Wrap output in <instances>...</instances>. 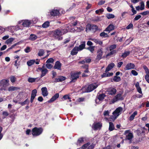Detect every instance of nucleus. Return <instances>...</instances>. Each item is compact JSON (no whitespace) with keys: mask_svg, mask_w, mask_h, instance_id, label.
Listing matches in <instances>:
<instances>
[{"mask_svg":"<svg viewBox=\"0 0 149 149\" xmlns=\"http://www.w3.org/2000/svg\"><path fill=\"white\" fill-rule=\"evenodd\" d=\"M68 32V30L66 29L63 28H59L52 31L53 36L58 40L62 39L61 36Z\"/></svg>","mask_w":149,"mask_h":149,"instance_id":"1","label":"nucleus"},{"mask_svg":"<svg viewBox=\"0 0 149 149\" xmlns=\"http://www.w3.org/2000/svg\"><path fill=\"white\" fill-rule=\"evenodd\" d=\"M9 80L7 79H3L0 82V86L2 87L0 89V91L3 90L6 91L7 90V87L9 85Z\"/></svg>","mask_w":149,"mask_h":149,"instance_id":"2","label":"nucleus"},{"mask_svg":"<svg viewBox=\"0 0 149 149\" xmlns=\"http://www.w3.org/2000/svg\"><path fill=\"white\" fill-rule=\"evenodd\" d=\"M43 131V130L41 127H35L32 130V134L33 136H38L42 133Z\"/></svg>","mask_w":149,"mask_h":149,"instance_id":"3","label":"nucleus"},{"mask_svg":"<svg viewBox=\"0 0 149 149\" xmlns=\"http://www.w3.org/2000/svg\"><path fill=\"white\" fill-rule=\"evenodd\" d=\"M98 86V85L96 83H93L88 85L87 87H85L84 92H90L95 89Z\"/></svg>","mask_w":149,"mask_h":149,"instance_id":"4","label":"nucleus"},{"mask_svg":"<svg viewBox=\"0 0 149 149\" xmlns=\"http://www.w3.org/2000/svg\"><path fill=\"white\" fill-rule=\"evenodd\" d=\"M130 130H127L125 131L124 134L126 136L125 140H128L130 141V143H131V141L133 137V135L132 133L130 132Z\"/></svg>","mask_w":149,"mask_h":149,"instance_id":"5","label":"nucleus"},{"mask_svg":"<svg viewBox=\"0 0 149 149\" xmlns=\"http://www.w3.org/2000/svg\"><path fill=\"white\" fill-rule=\"evenodd\" d=\"M123 110V108L121 107H119L116 108V110L113 112V114L115 117V118H116L119 115Z\"/></svg>","mask_w":149,"mask_h":149,"instance_id":"6","label":"nucleus"},{"mask_svg":"<svg viewBox=\"0 0 149 149\" xmlns=\"http://www.w3.org/2000/svg\"><path fill=\"white\" fill-rule=\"evenodd\" d=\"M48 14L52 16H55L59 15V10L56 9H52L49 10Z\"/></svg>","mask_w":149,"mask_h":149,"instance_id":"7","label":"nucleus"},{"mask_svg":"<svg viewBox=\"0 0 149 149\" xmlns=\"http://www.w3.org/2000/svg\"><path fill=\"white\" fill-rule=\"evenodd\" d=\"M103 54L102 49V48L99 49L97 52V55L96 59L98 60H100L102 58Z\"/></svg>","mask_w":149,"mask_h":149,"instance_id":"8","label":"nucleus"},{"mask_svg":"<svg viewBox=\"0 0 149 149\" xmlns=\"http://www.w3.org/2000/svg\"><path fill=\"white\" fill-rule=\"evenodd\" d=\"M116 92V89L113 87L109 88L106 91V93L107 94L111 95H115Z\"/></svg>","mask_w":149,"mask_h":149,"instance_id":"9","label":"nucleus"},{"mask_svg":"<svg viewBox=\"0 0 149 149\" xmlns=\"http://www.w3.org/2000/svg\"><path fill=\"white\" fill-rule=\"evenodd\" d=\"M80 74V72L72 73L71 74V78L72 80L71 82H74L79 77V75Z\"/></svg>","mask_w":149,"mask_h":149,"instance_id":"10","label":"nucleus"},{"mask_svg":"<svg viewBox=\"0 0 149 149\" xmlns=\"http://www.w3.org/2000/svg\"><path fill=\"white\" fill-rule=\"evenodd\" d=\"M31 21L28 20H25L19 22V24L22 23V24L24 27H28L31 24Z\"/></svg>","mask_w":149,"mask_h":149,"instance_id":"11","label":"nucleus"},{"mask_svg":"<svg viewBox=\"0 0 149 149\" xmlns=\"http://www.w3.org/2000/svg\"><path fill=\"white\" fill-rule=\"evenodd\" d=\"M123 99V98L120 94H117L113 99L112 103H114L115 102L119 100H122Z\"/></svg>","mask_w":149,"mask_h":149,"instance_id":"12","label":"nucleus"},{"mask_svg":"<svg viewBox=\"0 0 149 149\" xmlns=\"http://www.w3.org/2000/svg\"><path fill=\"white\" fill-rule=\"evenodd\" d=\"M105 96L104 94H102L99 95L97 97V98L95 100V102L96 103H99V102L102 101L104 99Z\"/></svg>","mask_w":149,"mask_h":149,"instance_id":"13","label":"nucleus"},{"mask_svg":"<svg viewBox=\"0 0 149 149\" xmlns=\"http://www.w3.org/2000/svg\"><path fill=\"white\" fill-rule=\"evenodd\" d=\"M37 93V91L36 89H34L32 91L30 100L31 103L33 102L34 99Z\"/></svg>","mask_w":149,"mask_h":149,"instance_id":"14","label":"nucleus"},{"mask_svg":"<svg viewBox=\"0 0 149 149\" xmlns=\"http://www.w3.org/2000/svg\"><path fill=\"white\" fill-rule=\"evenodd\" d=\"M90 143H88L86 144H85L81 147L82 149H85L86 148H87L88 146V148L87 149H93L95 146V145L94 144H92L90 146H89Z\"/></svg>","mask_w":149,"mask_h":149,"instance_id":"15","label":"nucleus"},{"mask_svg":"<svg viewBox=\"0 0 149 149\" xmlns=\"http://www.w3.org/2000/svg\"><path fill=\"white\" fill-rule=\"evenodd\" d=\"M102 125V124L100 123H94L93 124L92 127L94 130H97L100 129Z\"/></svg>","mask_w":149,"mask_h":149,"instance_id":"16","label":"nucleus"},{"mask_svg":"<svg viewBox=\"0 0 149 149\" xmlns=\"http://www.w3.org/2000/svg\"><path fill=\"white\" fill-rule=\"evenodd\" d=\"M66 79V78L63 76H60L58 78L55 79L54 81H52V82H62L65 80Z\"/></svg>","mask_w":149,"mask_h":149,"instance_id":"17","label":"nucleus"},{"mask_svg":"<svg viewBox=\"0 0 149 149\" xmlns=\"http://www.w3.org/2000/svg\"><path fill=\"white\" fill-rule=\"evenodd\" d=\"M114 26L112 24H109L104 31L108 32L109 33L111 31L114 29Z\"/></svg>","mask_w":149,"mask_h":149,"instance_id":"18","label":"nucleus"},{"mask_svg":"<svg viewBox=\"0 0 149 149\" xmlns=\"http://www.w3.org/2000/svg\"><path fill=\"white\" fill-rule=\"evenodd\" d=\"M135 65L134 64L132 63H129L126 66L125 68L126 70H129L133 69L134 68Z\"/></svg>","mask_w":149,"mask_h":149,"instance_id":"19","label":"nucleus"},{"mask_svg":"<svg viewBox=\"0 0 149 149\" xmlns=\"http://www.w3.org/2000/svg\"><path fill=\"white\" fill-rule=\"evenodd\" d=\"M41 91L42 92V94L44 97L47 96L48 94V92L47 89L46 87H42L41 88Z\"/></svg>","mask_w":149,"mask_h":149,"instance_id":"20","label":"nucleus"},{"mask_svg":"<svg viewBox=\"0 0 149 149\" xmlns=\"http://www.w3.org/2000/svg\"><path fill=\"white\" fill-rule=\"evenodd\" d=\"M61 63L59 61H57L55 63L54 68L58 70H61Z\"/></svg>","mask_w":149,"mask_h":149,"instance_id":"21","label":"nucleus"},{"mask_svg":"<svg viewBox=\"0 0 149 149\" xmlns=\"http://www.w3.org/2000/svg\"><path fill=\"white\" fill-rule=\"evenodd\" d=\"M90 40L93 41L95 43L98 44L100 45H102L103 44V42L102 40H100L99 39L91 38Z\"/></svg>","mask_w":149,"mask_h":149,"instance_id":"22","label":"nucleus"},{"mask_svg":"<svg viewBox=\"0 0 149 149\" xmlns=\"http://www.w3.org/2000/svg\"><path fill=\"white\" fill-rule=\"evenodd\" d=\"M115 64L113 63H111L108 65L106 69L105 72H107L111 70L114 66Z\"/></svg>","mask_w":149,"mask_h":149,"instance_id":"23","label":"nucleus"},{"mask_svg":"<svg viewBox=\"0 0 149 149\" xmlns=\"http://www.w3.org/2000/svg\"><path fill=\"white\" fill-rule=\"evenodd\" d=\"M86 45V42L85 41H83L81 42V44L79 46L77 47L79 51L82 50L85 47Z\"/></svg>","mask_w":149,"mask_h":149,"instance_id":"24","label":"nucleus"},{"mask_svg":"<svg viewBox=\"0 0 149 149\" xmlns=\"http://www.w3.org/2000/svg\"><path fill=\"white\" fill-rule=\"evenodd\" d=\"M79 51L77 47H75L71 51V54L72 55H75Z\"/></svg>","mask_w":149,"mask_h":149,"instance_id":"25","label":"nucleus"},{"mask_svg":"<svg viewBox=\"0 0 149 149\" xmlns=\"http://www.w3.org/2000/svg\"><path fill=\"white\" fill-rule=\"evenodd\" d=\"M59 96V94L58 93L55 94L49 100L48 102L49 103L53 102Z\"/></svg>","mask_w":149,"mask_h":149,"instance_id":"26","label":"nucleus"},{"mask_svg":"<svg viewBox=\"0 0 149 149\" xmlns=\"http://www.w3.org/2000/svg\"><path fill=\"white\" fill-rule=\"evenodd\" d=\"M37 36L35 35L31 34L30 35L29 39L31 41H34L36 39Z\"/></svg>","mask_w":149,"mask_h":149,"instance_id":"27","label":"nucleus"},{"mask_svg":"<svg viewBox=\"0 0 149 149\" xmlns=\"http://www.w3.org/2000/svg\"><path fill=\"white\" fill-rule=\"evenodd\" d=\"M89 29L90 30H92L93 31H95L97 30V26L95 25H91L89 27Z\"/></svg>","mask_w":149,"mask_h":149,"instance_id":"28","label":"nucleus"},{"mask_svg":"<svg viewBox=\"0 0 149 149\" xmlns=\"http://www.w3.org/2000/svg\"><path fill=\"white\" fill-rule=\"evenodd\" d=\"M5 30L8 31L10 32L13 33L14 32V26H8L5 28Z\"/></svg>","mask_w":149,"mask_h":149,"instance_id":"29","label":"nucleus"},{"mask_svg":"<svg viewBox=\"0 0 149 149\" xmlns=\"http://www.w3.org/2000/svg\"><path fill=\"white\" fill-rule=\"evenodd\" d=\"M79 26V25H78ZM84 28L82 27L81 26H79V27H75V29L77 31V32H80L81 31H83L84 30Z\"/></svg>","mask_w":149,"mask_h":149,"instance_id":"30","label":"nucleus"},{"mask_svg":"<svg viewBox=\"0 0 149 149\" xmlns=\"http://www.w3.org/2000/svg\"><path fill=\"white\" fill-rule=\"evenodd\" d=\"M109 130L110 131H112L114 129V127L113 124L112 122L109 123Z\"/></svg>","mask_w":149,"mask_h":149,"instance_id":"31","label":"nucleus"},{"mask_svg":"<svg viewBox=\"0 0 149 149\" xmlns=\"http://www.w3.org/2000/svg\"><path fill=\"white\" fill-rule=\"evenodd\" d=\"M130 53V52L129 51H126L123 53L121 55V57L123 58L126 57L127 56L129 55Z\"/></svg>","mask_w":149,"mask_h":149,"instance_id":"32","label":"nucleus"},{"mask_svg":"<svg viewBox=\"0 0 149 149\" xmlns=\"http://www.w3.org/2000/svg\"><path fill=\"white\" fill-rule=\"evenodd\" d=\"M41 74L40 76L41 78L45 76L47 73L48 70L47 69H44L42 71Z\"/></svg>","mask_w":149,"mask_h":149,"instance_id":"33","label":"nucleus"},{"mask_svg":"<svg viewBox=\"0 0 149 149\" xmlns=\"http://www.w3.org/2000/svg\"><path fill=\"white\" fill-rule=\"evenodd\" d=\"M106 17L108 19H109L114 18L115 17V16L113 14L108 13L106 15Z\"/></svg>","mask_w":149,"mask_h":149,"instance_id":"34","label":"nucleus"},{"mask_svg":"<svg viewBox=\"0 0 149 149\" xmlns=\"http://www.w3.org/2000/svg\"><path fill=\"white\" fill-rule=\"evenodd\" d=\"M137 114V112L136 111H134L133 113L130 117V120H132L134 118L135 116Z\"/></svg>","mask_w":149,"mask_h":149,"instance_id":"35","label":"nucleus"},{"mask_svg":"<svg viewBox=\"0 0 149 149\" xmlns=\"http://www.w3.org/2000/svg\"><path fill=\"white\" fill-rule=\"evenodd\" d=\"M18 89V88L17 87L12 86L8 88V90L9 91H12L17 90Z\"/></svg>","mask_w":149,"mask_h":149,"instance_id":"36","label":"nucleus"},{"mask_svg":"<svg viewBox=\"0 0 149 149\" xmlns=\"http://www.w3.org/2000/svg\"><path fill=\"white\" fill-rule=\"evenodd\" d=\"M35 62L34 60H31L28 61L27 62V64L28 66H31Z\"/></svg>","mask_w":149,"mask_h":149,"instance_id":"37","label":"nucleus"},{"mask_svg":"<svg viewBox=\"0 0 149 149\" xmlns=\"http://www.w3.org/2000/svg\"><path fill=\"white\" fill-rule=\"evenodd\" d=\"M14 40V38H11L7 39L5 43L7 44L11 43Z\"/></svg>","mask_w":149,"mask_h":149,"instance_id":"38","label":"nucleus"},{"mask_svg":"<svg viewBox=\"0 0 149 149\" xmlns=\"http://www.w3.org/2000/svg\"><path fill=\"white\" fill-rule=\"evenodd\" d=\"M104 32L101 33L100 34V36L101 37H104V38H107L108 37H109L108 35L107 34V33H105Z\"/></svg>","mask_w":149,"mask_h":149,"instance_id":"39","label":"nucleus"},{"mask_svg":"<svg viewBox=\"0 0 149 149\" xmlns=\"http://www.w3.org/2000/svg\"><path fill=\"white\" fill-rule=\"evenodd\" d=\"M49 23L48 21H46L44 22L42 25V27L44 28H46L49 26Z\"/></svg>","mask_w":149,"mask_h":149,"instance_id":"40","label":"nucleus"},{"mask_svg":"<svg viewBox=\"0 0 149 149\" xmlns=\"http://www.w3.org/2000/svg\"><path fill=\"white\" fill-rule=\"evenodd\" d=\"M9 115L7 111H3L2 112V118H4Z\"/></svg>","mask_w":149,"mask_h":149,"instance_id":"41","label":"nucleus"},{"mask_svg":"<svg viewBox=\"0 0 149 149\" xmlns=\"http://www.w3.org/2000/svg\"><path fill=\"white\" fill-rule=\"evenodd\" d=\"M113 79L114 81L116 82H119L121 80L120 77L116 76H114Z\"/></svg>","mask_w":149,"mask_h":149,"instance_id":"42","label":"nucleus"},{"mask_svg":"<svg viewBox=\"0 0 149 149\" xmlns=\"http://www.w3.org/2000/svg\"><path fill=\"white\" fill-rule=\"evenodd\" d=\"M29 103V101L28 99H26L24 102H19V104H21L22 106H24L26 104H28Z\"/></svg>","mask_w":149,"mask_h":149,"instance_id":"43","label":"nucleus"},{"mask_svg":"<svg viewBox=\"0 0 149 149\" xmlns=\"http://www.w3.org/2000/svg\"><path fill=\"white\" fill-rule=\"evenodd\" d=\"M37 79V78H34L31 77H29L28 78V81L29 82L33 83L35 82Z\"/></svg>","mask_w":149,"mask_h":149,"instance_id":"44","label":"nucleus"},{"mask_svg":"<svg viewBox=\"0 0 149 149\" xmlns=\"http://www.w3.org/2000/svg\"><path fill=\"white\" fill-rule=\"evenodd\" d=\"M44 53V51L43 49H40L39 50L38 55L39 56H41L43 55Z\"/></svg>","mask_w":149,"mask_h":149,"instance_id":"45","label":"nucleus"},{"mask_svg":"<svg viewBox=\"0 0 149 149\" xmlns=\"http://www.w3.org/2000/svg\"><path fill=\"white\" fill-rule=\"evenodd\" d=\"M144 49L143 48H140V49H138L136 48L135 49V51L136 52H138V53L140 54V55L142 54L141 53L142 52H143Z\"/></svg>","mask_w":149,"mask_h":149,"instance_id":"46","label":"nucleus"},{"mask_svg":"<svg viewBox=\"0 0 149 149\" xmlns=\"http://www.w3.org/2000/svg\"><path fill=\"white\" fill-rule=\"evenodd\" d=\"M95 47L94 46H91L87 48V49L89 50L91 53H93Z\"/></svg>","mask_w":149,"mask_h":149,"instance_id":"47","label":"nucleus"},{"mask_svg":"<svg viewBox=\"0 0 149 149\" xmlns=\"http://www.w3.org/2000/svg\"><path fill=\"white\" fill-rule=\"evenodd\" d=\"M116 45L113 44L111 45L109 47V49L110 51L113 50L116 48Z\"/></svg>","mask_w":149,"mask_h":149,"instance_id":"48","label":"nucleus"},{"mask_svg":"<svg viewBox=\"0 0 149 149\" xmlns=\"http://www.w3.org/2000/svg\"><path fill=\"white\" fill-rule=\"evenodd\" d=\"M104 11V10L103 8H101L99 9V10H97L95 11V12L96 14H99V13H102Z\"/></svg>","mask_w":149,"mask_h":149,"instance_id":"49","label":"nucleus"},{"mask_svg":"<svg viewBox=\"0 0 149 149\" xmlns=\"http://www.w3.org/2000/svg\"><path fill=\"white\" fill-rule=\"evenodd\" d=\"M127 12H123L121 14L122 17H120L121 19H122L123 18L126 17L125 14H127Z\"/></svg>","mask_w":149,"mask_h":149,"instance_id":"50","label":"nucleus"},{"mask_svg":"<svg viewBox=\"0 0 149 149\" xmlns=\"http://www.w3.org/2000/svg\"><path fill=\"white\" fill-rule=\"evenodd\" d=\"M79 24V22L77 21L74 22H72L71 23L72 25L74 26H78Z\"/></svg>","mask_w":149,"mask_h":149,"instance_id":"51","label":"nucleus"},{"mask_svg":"<svg viewBox=\"0 0 149 149\" xmlns=\"http://www.w3.org/2000/svg\"><path fill=\"white\" fill-rule=\"evenodd\" d=\"M141 10H143L145 8V5L144 2L143 1H141Z\"/></svg>","mask_w":149,"mask_h":149,"instance_id":"52","label":"nucleus"},{"mask_svg":"<svg viewBox=\"0 0 149 149\" xmlns=\"http://www.w3.org/2000/svg\"><path fill=\"white\" fill-rule=\"evenodd\" d=\"M46 66L47 68L51 69L53 67V65L49 63H47V64H46Z\"/></svg>","mask_w":149,"mask_h":149,"instance_id":"53","label":"nucleus"},{"mask_svg":"<svg viewBox=\"0 0 149 149\" xmlns=\"http://www.w3.org/2000/svg\"><path fill=\"white\" fill-rule=\"evenodd\" d=\"M143 69L145 70L146 73V74H149V69L146 66H143Z\"/></svg>","mask_w":149,"mask_h":149,"instance_id":"54","label":"nucleus"},{"mask_svg":"<svg viewBox=\"0 0 149 149\" xmlns=\"http://www.w3.org/2000/svg\"><path fill=\"white\" fill-rule=\"evenodd\" d=\"M25 52L28 53L31 51L30 48L29 47H27L24 50Z\"/></svg>","mask_w":149,"mask_h":149,"instance_id":"55","label":"nucleus"},{"mask_svg":"<svg viewBox=\"0 0 149 149\" xmlns=\"http://www.w3.org/2000/svg\"><path fill=\"white\" fill-rule=\"evenodd\" d=\"M54 61V59L52 58H50L48 59L46 62V63H53Z\"/></svg>","mask_w":149,"mask_h":149,"instance_id":"56","label":"nucleus"},{"mask_svg":"<svg viewBox=\"0 0 149 149\" xmlns=\"http://www.w3.org/2000/svg\"><path fill=\"white\" fill-rule=\"evenodd\" d=\"M100 17L97 16V17H95V18L93 19V20L94 21H100Z\"/></svg>","mask_w":149,"mask_h":149,"instance_id":"57","label":"nucleus"},{"mask_svg":"<svg viewBox=\"0 0 149 149\" xmlns=\"http://www.w3.org/2000/svg\"><path fill=\"white\" fill-rule=\"evenodd\" d=\"M141 17V15H137L134 18L133 20L134 21L137 20L138 19H139Z\"/></svg>","mask_w":149,"mask_h":149,"instance_id":"58","label":"nucleus"},{"mask_svg":"<svg viewBox=\"0 0 149 149\" xmlns=\"http://www.w3.org/2000/svg\"><path fill=\"white\" fill-rule=\"evenodd\" d=\"M145 78L146 81L149 83V74H146L145 76Z\"/></svg>","mask_w":149,"mask_h":149,"instance_id":"59","label":"nucleus"},{"mask_svg":"<svg viewBox=\"0 0 149 149\" xmlns=\"http://www.w3.org/2000/svg\"><path fill=\"white\" fill-rule=\"evenodd\" d=\"M131 73L134 76H136L138 74L137 72L134 70H132L131 71Z\"/></svg>","mask_w":149,"mask_h":149,"instance_id":"60","label":"nucleus"},{"mask_svg":"<svg viewBox=\"0 0 149 149\" xmlns=\"http://www.w3.org/2000/svg\"><path fill=\"white\" fill-rule=\"evenodd\" d=\"M133 27V24L130 23L126 27V29H129L132 28Z\"/></svg>","mask_w":149,"mask_h":149,"instance_id":"61","label":"nucleus"},{"mask_svg":"<svg viewBox=\"0 0 149 149\" xmlns=\"http://www.w3.org/2000/svg\"><path fill=\"white\" fill-rule=\"evenodd\" d=\"M10 80L12 83H14L15 81V78L14 76H12L10 77Z\"/></svg>","mask_w":149,"mask_h":149,"instance_id":"62","label":"nucleus"},{"mask_svg":"<svg viewBox=\"0 0 149 149\" xmlns=\"http://www.w3.org/2000/svg\"><path fill=\"white\" fill-rule=\"evenodd\" d=\"M109 112L108 110L105 111L104 112L103 114L104 116H109Z\"/></svg>","mask_w":149,"mask_h":149,"instance_id":"63","label":"nucleus"},{"mask_svg":"<svg viewBox=\"0 0 149 149\" xmlns=\"http://www.w3.org/2000/svg\"><path fill=\"white\" fill-rule=\"evenodd\" d=\"M84 138H81L79 139L78 142L79 143H82L84 142Z\"/></svg>","mask_w":149,"mask_h":149,"instance_id":"64","label":"nucleus"}]
</instances>
